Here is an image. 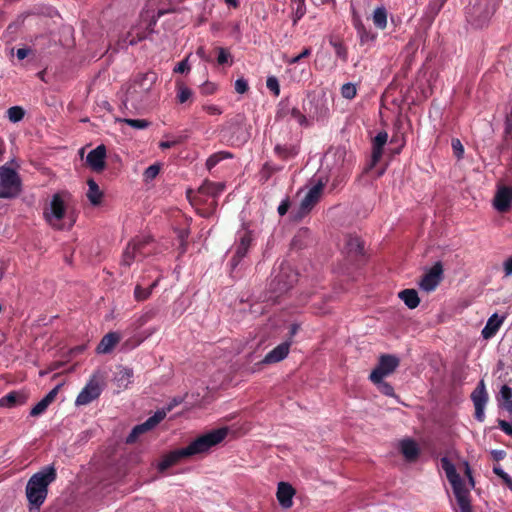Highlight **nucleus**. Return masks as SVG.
Segmentation results:
<instances>
[{"mask_svg":"<svg viewBox=\"0 0 512 512\" xmlns=\"http://www.w3.org/2000/svg\"><path fill=\"white\" fill-rule=\"evenodd\" d=\"M330 45L334 48L335 54L338 58H340L343 62H347L348 60V50L345 44L339 39H330Z\"/></svg>","mask_w":512,"mask_h":512,"instance_id":"39","label":"nucleus"},{"mask_svg":"<svg viewBox=\"0 0 512 512\" xmlns=\"http://www.w3.org/2000/svg\"><path fill=\"white\" fill-rule=\"evenodd\" d=\"M61 388V385L54 387L42 400H40L30 411V416L37 417L43 414L48 406L54 402Z\"/></svg>","mask_w":512,"mask_h":512,"instance_id":"22","label":"nucleus"},{"mask_svg":"<svg viewBox=\"0 0 512 512\" xmlns=\"http://www.w3.org/2000/svg\"><path fill=\"white\" fill-rule=\"evenodd\" d=\"M500 2L501 0H479L475 8L483 12L484 19H488L495 13Z\"/></svg>","mask_w":512,"mask_h":512,"instance_id":"29","label":"nucleus"},{"mask_svg":"<svg viewBox=\"0 0 512 512\" xmlns=\"http://www.w3.org/2000/svg\"><path fill=\"white\" fill-rule=\"evenodd\" d=\"M157 315V309L150 308L144 311L134 322L135 329H139L146 323L154 319Z\"/></svg>","mask_w":512,"mask_h":512,"instance_id":"41","label":"nucleus"},{"mask_svg":"<svg viewBox=\"0 0 512 512\" xmlns=\"http://www.w3.org/2000/svg\"><path fill=\"white\" fill-rule=\"evenodd\" d=\"M373 24L376 28L384 30L387 27V10L385 7H377L372 15Z\"/></svg>","mask_w":512,"mask_h":512,"instance_id":"35","label":"nucleus"},{"mask_svg":"<svg viewBox=\"0 0 512 512\" xmlns=\"http://www.w3.org/2000/svg\"><path fill=\"white\" fill-rule=\"evenodd\" d=\"M357 94V89L354 84L346 83L341 87V95L345 99H353Z\"/></svg>","mask_w":512,"mask_h":512,"instance_id":"47","label":"nucleus"},{"mask_svg":"<svg viewBox=\"0 0 512 512\" xmlns=\"http://www.w3.org/2000/svg\"><path fill=\"white\" fill-rule=\"evenodd\" d=\"M267 88L274 94V96L280 95V85L279 81L275 76H270L266 80Z\"/></svg>","mask_w":512,"mask_h":512,"instance_id":"51","label":"nucleus"},{"mask_svg":"<svg viewBox=\"0 0 512 512\" xmlns=\"http://www.w3.org/2000/svg\"><path fill=\"white\" fill-rule=\"evenodd\" d=\"M148 35L149 33L145 29L140 31L137 30L136 27H132L131 30L127 32L123 42L129 45H136L138 42L145 40Z\"/></svg>","mask_w":512,"mask_h":512,"instance_id":"34","label":"nucleus"},{"mask_svg":"<svg viewBox=\"0 0 512 512\" xmlns=\"http://www.w3.org/2000/svg\"><path fill=\"white\" fill-rule=\"evenodd\" d=\"M372 383L375 384L378 390L385 396L393 397L395 395L393 386L390 383L385 382L383 379L380 380V382Z\"/></svg>","mask_w":512,"mask_h":512,"instance_id":"45","label":"nucleus"},{"mask_svg":"<svg viewBox=\"0 0 512 512\" xmlns=\"http://www.w3.org/2000/svg\"><path fill=\"white\" fill-rule=\"evenodd\" d=\"M323 188L324 184L322 182H318L309 189L305 197L301 200L299 211L297 213L298 217H303L308 214L311 209L318 203Z\"/></svg>","mask_w":512,"mask_h":512,"instance_id":"13","label":"nucleus"},{"mask_svg":"<svg viewBox=\"0 0 512 512\" xmlns=\"http://www.w3.org/2000/svg\"><path fill=\"white\" fill-rule=\"evenodd\" d=\"M398 296L409 309H415L420 303V298L415 289H404L399 292Z\"/></svg>","mask_w":512,"mask_h":512,"instance_id":"30","label":"nucleus"},{"mask_svg":"<svg viewBox=\"0 0 512 512\" xmlns=\"http://www.w3.org/2000/svg\"><path fill=\"white\" fill-rule=\"evenodd\" d=\"M290 207V202L288 199L283 200L280 205L278 206V213L280 216L285 215Z\"/></svg>","mask_w":512,"mask_h":512,"instance_id":"62","label":"nucleus"},{"mask_svg":"<svg viewBox=\"0 0 512 512\" xmlns=\"http://www.w3.org/2000/svg\"><path fill=\"white\" fill-rule=\"evenodd\" d=\"M493 472L500 477L507 485L512 486V478L506 473L501 466L497 465L493 467Z\"/></svg>","mask_w":512,"mask_h":512,"instance_id":"53","label":"nucleus"},{"mask_svg":"<svg viewBox=\"0 0 512 512\" xmlns=\"http://www.w3.org/2000/svg\"><path fill=\"white\" fill-rule=\"evenodd\" d=\"M298 152L297 146L292 144H277L274 147L275 155L283 161L296 157Z\"/></svg>","mask_w":512,"mask_h":512,"instance_id":"27","label":"nucleus"},{"mask_svg":"<svg viewBox=\"0 0 512 512\" xmlns=\"http://www.w3.org/2000/svg\"><path fill=\"white\" fill-rule=\"evenodd\" d=\"M88 184V192L87 198L91 202L92 205L97 206L101 203L103 193L100 190L98 184L93 180L89 179L87 181Z\"/></svg>","mask_w":512,"mask_h":512,"instance_id":"33","label":"nucleus"},{"mask_svg":"<svg viewBox=\"0 0 512 512\" xmlns=\"http://www.w3.org/2000/svg\"><path fill=\"white\" fill-rule=\"evenodd\" d=\"M176 90V99L178 103L183 104L186 101H188L192 96V90L188 88L182 81H176Z\"/></svg>","mask_w":512,"mask_h":512,"instance_id":"38","label":"nucleus"},{"mask_svg":"<svg viewBox=\"0 0 512 512\" xmlns=\"http://www.w3.org/2000/svg\"><path fill=\"white\" fill-rule=\"evenodd\" d=\"M360 45H371L375 42L377 34L368 29L360 20L354 22Z\"/></svg>","mask_w":512,"mask_h":512,"instance_id":"24","label":"nucleus"},{"mask_svg":"<svg viewBox=\"0 0 512 512\" xmlns=\"http://www.w3.org/2000/svg\"><path fill=\"white\" fill-rule=\"evenodd\" d=\"M22 190V181L17 171L10 166L0 167V199H15Z\"/></svg>","mask_w":512,"mask_h":512,"instance_id":"7","label":"nucleus"},{"mask_svg":"<svg viewBox=\"0 0 512 512\" xmlns=\"http://www.w3.org/2000/svg\"><path fill=\"white\" fill-rule=\"evenodd\" d=\"M298 275L289 266L281 267L279 272L274 275L270 284V299L273 302H278V298L287 293L297 282Z\"/></svg>","mask_w":512,"mask_h":512,"instance_id":"6","label":"nucleus"},{"mask_svg":"<svg viewBox=\"0 0 512 512\" xmlns=\"http://www.w3.org/2000/svg\"><path fill=\"white\" fill-rule=\"evenodd\" d=\"M233 155L228 151H219L212 155H210L206 161V167L210 171L212 170L219 162L224 159L232 158Z\"/></svg>","mask_w":512,"mask_h":512,"instance_id":"37","label":"nucleus"},{"mask_svg":"<svg viewBox=\"0 0 512 512\" xmlns=\"http://www.w3.org/2000/svg\"><path fill=\"white\" fill-rule=\"evenodd\" d=\"M345 265L358 267L365 260L364 243L358 236L347 235L343 246ZM349 270V267H346Z\"/></svg>","mask_w":512,"mask_h":512,"instance_id":"8","label":"nucleus"},{"mask_svg":"<svg viewBox=\"0 0 512 512\" xmlns=\"http://www.w3.org/2000/svg\"><path fill=\"white\" fill-rule=\"evenodd\" d=\"M133 370L128 367H119L115 373V382L118 388L126 389L132 382Z\"/></svg>","mask_w":512,"mask_h":512,"instance_id":"28","label":"nucleus"},{"mask_svg":"<svg viewBox=\"0 0 512 512\" xmlns=\"http://www.w3.org/2000/svg\"><path fill=\"white\" fill-rule=\"evenodd\" d=\"M141 259L137 253V246L134 241H130L123 252L122 263L126 266H130L134 260Z\"/></svg>","mask_w":512,"mask_h":512,"instance_id":"36","label":"nucleus"},{"mask_svg":"<svg viewBox=\"0 0 512 512\" xmlns=\"http://www.w3.org/2000/svg\"><path fill=\"white\" fill-rule=\"evenodd\" d=\"M165 418V412H155L154 415L150 416L145 422L136 425L130 434L126 438L128 444H132L137 441L139 436L146 433L156 427Z\"/></svg>","mask_w":512,"mask_h":512,"instance_id":"12","label":"nucleus"},{"mask_svg":"<svg viewBox=\"0 0 512 512\" xmlns=\"http://www.w3.org/2000/svg\"><path fill=\"white\" fill-rule=\"evenodd\" d=\"M151 295V289L143 288L141 285H136L134 289V298L136 301H144Z\"/></svg>","mask_w":512,"mask_h":512,"instance_id":"48","label":"nucleus"},{"mask_svg":"<svg viewBox=\"0 0 512 512\" xmlns=\"http://www.w3.org/2000/svg\"><path fill=\"white\" fill-rule=\"evenodd\" d=\"M7 115H8V119L11 122L16 123V122L21 121L24 118L25 111L20 106H13L8 109Z\"/></svg>","mask_w":512,"mask_h":512,"instance_id":"44","label":"nucleus"},{"mask_svg":"<svg viewBox=\"0 0 512 512\" xmlns=\"http://www.w3.org/2000/svg\"><path fill=\"white\" fill-rule=\"evenodd\" d=\"M290 116L291 118H293L294 120H296L299 125L301 126H309V122L306 118V116L296 107L292 108L290 110Z\"/></svg>","mask_w":512,"mask_h":512,"instance_id":"49","label":"nucleus"},{"mask_svg":"<svg viewBox=\"0 0 512 512\" xmlns=\"http://www.w3.org/2000/svg\"><path fill=\"white\" fill-rule=\"evenodd\" d=\"M102 392L101 378L97 374H93L85 387L78 394L75 405L83 406L97 399Z\"/></svg>","mask_w":512,"mask_h":512,"instance_id":"10","label":"nucleus"},{"mask_svg":"<svg viewBox=\"0 0 512 512\" xmlns=\"http://www.w3.org/2000/svg\"><path fill=\"white\" fill-rule=\"evenodd\" d=\"M224 190V184L215 183L209 180H205L199 187L198 192L204 195H210L213 197L218 196Z\"/></svg>","mask_w":512,"mask_h":512,"instance_id":"32","label":"nucleus"},{"mask_svg":"<svg viewBox=\"0 0 512 512\" xmlns=\"http://www.w3.org/2000/svg\"><path fill=\"white\" fill-rule=\"evenodd\" d=\"M160 172V165L159 164H153L147 167L144 171V179L146 181L155 179Z\"/></svg>","mask_w":512,"mask_h":512,"instance_id":"50","label":"nucleus"},{"mask_svg":"<svg viewBox=\"0 0 512 512\" xmlns=\"http://www.w3.org/2000/svg\"><path fill=\"white\" fill-rule=\"evenodd\" d=\"M72 194L66 190L59 191L52 196L49 210L44 211V218L47 223L56 230H63L61 221L66 215V210L72 202Z\"/></svg>","mask_w":512,"mask_h":512,"instance_id":"5","label":"nucleus"},{"mask_svg":"<svg viewBox=\"0 0 512 512\" xmlns=\"http://www.w3.org/2000/svg\"><path fill=\"white\" fill-rule=\"evenodd\" d=\"M123 122L126 123L127 125H129L130 127L134 128V129H138V130L146 129L150 125V122L147 121L146 119H128V118H126L123 120Z\"/></svg>","mask_w":512,"mask_h":512,"instance_id":"46","label":"nucleus"},{"mask_svg":"<svg viewBox=\"0 0 512 512\" xmlns=\"http://www.w3.org/2000/svg\"><path fill=\"white\" fill-rule=\"evenodd\" d=\"M503 322V317H499L498 314H493L487 321L485 327L482 330V336L484 339L492 338L499 330Z\"/></svg>","mask_w":512,"mask_h":512,"instance_id":"26","label":"nucleus"},{"mask_svg":"<svg viewBox=\"0 0 512 512\" xmlns=\"http://www.w3.org/2000/svg\"><path fill=\"white\" fill-rule=\"evenodd\" d=\"M501 398L505 401V408L508 412L512 413V388L508 385H503L500 390Z\"/></svg>","mask_w":512,"mask_h":512,"instance_id":"43","label":"nucleus"},{"mask_svg":"<svg viewBox=\"0 0 512 512\" xmlns=\"http://www.w3.org/2000/svg\"><path fill=\"white\" fill-rule=\"evenodd\" d=\"M296 491L291 484L287 482H280L277 487V500L282 508L288 509L293 505V496Z\"/></svg>","mask_w":512,"mask_h":512,"instance_id":"18","label":"nucleus"},{"mask_svg":"<svg viewBox=\"0 0 512 512\" xmlns=\"http://www.w3.org/2000/svg\"><path fill=\"white\" fill-rule=\"evenodd\" d=\"M215 50L218 53V56H217L218 64L219 65L227 64L229 62V60L231 59L230 52L226 48H223V47H217Z\"/></svg>","mask_w":512,"mask_h":512,"instance_id":"52","label":"nucleus"},{"mask_svg":"<svg viewBox=\"0 0 512 512\" xmlns=\"http://www.w3.org/2000/svg\"><path fill=\"white\" fill-rule=\"evenodd\" d=\"M401 453L409 462L417 460L420 454V449L417 443L412 439H405L400 444Z\"/></svg>","mask_w":512,"mask_h":512,"instance_id":"25","label":"nucleus"},{"mask_svg":"<svg viewBox=\"0 0 512 512\" xmlns=\"http://www.w3.org/2000/svg\"><path fill=\"white\" fill-rule=\"evenodd\" d=\"M203 110L210 115H220L222 113L221 109L216 105H204Z\"/></svg>","mask_w":512,"mask_h":512,"instance_id":"61","label":"nucleus"},{"mask_svg":"<svg viewBox=\"0 0 512 512\" xmlns=\"http://www.w3.org/2000/svg\"><path fill=\"white\" fill-rule=\"evenodd\" d=\"M498 427L507 435L512 436V423L498 419Z\"/></svg>","mask_w":512,"mask_h":512,"instance_id":"57","label":"nucleus"},{"mask_svg":"<svg viewBox=\"0 0 512 512\" xmlns=\"http://www.w3.org/2000/svg\"><path fill=\"white\" fill-rule=\"evenodd\" d=\"M292 10H293V24L296 25L298 21L305 15L306 13V5L305 0H292Z\"/></svg>","mask_w":512,"mask_h":512,"instance_id":"40","label":"nucleus"},{"mask_svg":"<svg viewBox=\"0 0 512 512\" xmlns=\"http://www.w3.org/2000/svg\"><path fill=\"white\" fill-rule=\"evenodd\" d=\"M388 140L386 131H380L373 139L372 154H371V167L375 166L383 155V148Z\"/></svg>","mask_w":512,"mask_h":512,"instance_id":"19","label":"nucleus"},{"mask_svg":"<svg viewBox=\"0 0 512 512\" xmlns=\"http://www.w3.org/2000/svg\"><path fill=\"white\" fill-rule=\"evenodd\" d=\"M106 147L101 144L91 150L86 158L87 164L95 172H101L105 168Z\"/></svg>","mask_w":512,"mask_h":512,"instance_id":"17","label":"nucleus"},{"mask_svg":"<svg viewBox=\"0 0 512 512\" xmlns=\"http://www.w3.org/2000/svg\"><path fill=\"white\" fill-rule=\"evenodd\" d=\"M174 12L173 9L171 10H165V9H159L156 15H152L149 19H147V24L145 27V30L150 34L154 32V27L158 21L159 18L164 16L167 13Z\"/></svg>","mask_w":512,"mask_h":512,"instance_id":"42","label":"nucleus"},{"mask_svg":"<svg viewBox=\"0 0 512 512\" xmlns=\"http://www.w3.org/2000/svg\"><path fill=\"white\" fill-rule=\"evenodd\" d=\"M228 432L229 429L227 427H221L200 435L188 446L173 450L166 454L158 463V470L160 472H164L171 466L177 464L183 458L209 451L210 448L221 443L227 437Z\"/></svg>","mask_w":512,"mask_h":512,"instance_id":"1","label":"nucleus"},{"mask_svg":"<svg viewBox=\"0 0 512 512\" xmlns=\"http://www.w3.org/2000/svg\"><path fill=\"white\" fill-rule=\"evenodd\" d=\"M216 89L217 86L214 83L206 82L201 86L200 91L203 95H211L215 93Z\"/></svg>","mask_w":512,"mask_h":512,"instance_id":"56","label":"nucleus"},{"mask_svg":"<svg viewBox=\"0 0 512 512\" xmlns=\"http://www.w3.org/2000/svg\"><path fill=\"white\" fill-rule=\"evenodd\" d=\"M28 394L25 391H11L0 398V407L13 408L25 404Z\"/></svg>","mask_w":512,"mask_h":512,"instance_id":"20","label":"nucleus"},{"mask_svg":"<svg viewBox=\"0 0 512 512\" xmlns=\"http://www.w3.org/2000/svg\"><path fill=\"white\" fill-rule=\"evenodd\" d=\"M182 402L181 398H174L166 407L157 412H165V416L168 412H170L174 407L178 406Z\"/></svg>","mask_w":512,"mask_h":512,"instance_id":"60","label":"nucleus"},{"mask_svg":"<svg viewBox=\"0 0 512 512\" xmlns=\"http://www.w3.org/2000/svg\"><path fill=\"white\" fill-rule=\"evenodd\" d=\"M234 87H235V91L239 94H244L249 89L248 82L244 78L237 79L235 81Z\"/></svg>","mask_w":512,"mask_h":512,"instance_id":"54","label":"nucleus"},{"mask_svg":"<svg viewBox=\"0 0 512 512\" xmlns=\"http://www.w3.org/2000/svg\"><path fill=\"white\" fill-rule=\"evenodd\" d=\"M56 470L53 466H47L35 473L26 485V497L29 504L39 508L48 495V486L56 479Z\"/></svg>","mask_w":512,"mask_h":512,"instance_id":"2","label":"nucleus"},{"mask_svg":"<svg viewBox=\"0 0 512 512\" xmlns=\"http://www.w3.org/2000/svg\"><path fill=\"white\" fill-rule=\"evenodd\" d=\"M400 364L397 356L391 354H382L379 357L378 364L369 375L371 382H380L386 376L392 374Z\"/></svg>","mask_w":512,"mask_h":512,"instance_id":"9","label":"nucleus"},{"mask_svg":"<svg viewBox=\"0 0 512 512\" xmlns=\"http://www.w3.org/2000/svg\"><path fill=\"white\" fill-rule=\"evenodd\" d=\"M189 70H190V67H189L187 59L180 61L174 68L175 73H184Z\"/></svg>","mask_w":512,"mask_h":512,"instance_id":"59","label":"nucleus"},{"mask_svg":"<svg viewBox=\"0 0 512 512\" xmlns=\"http://www.w3.org/2000/svg\"><path fill=\"white\" fill-rule=\"evenodd\" d=\"M157 81V74L146 72L137 74L128 85L125 93L124 103L130 104L134 109H138L148 99L154 84Z\"/></svg>","mask_w":512,"mask_h":512,"instance_id":"3","label":"nucleus"},{"mask_svg":"<svg viewBox=\"0 0 512 512\" xmlns=\"http://www.w3.org/2000/svg\"><path fill=\"white\" fill-rule=\"evenodd\" d=\"M506 276L512 275V255L503 264Z\"/></svg>","mask_w":512,"mask_h":512,"instance_id":"63","label":"nucleus"},{"mask_svg":"<svg viewBox=\"0 0 512 512\" xmlns=\"http://www.w3.org/2000/svg\"><path fill=\"white\" fill-rule=\"evenodd\" d=\"M311 53H312V49H311L310 47H306V48H304V49H303V51H302L299 55H297V56H295V57H292V58L288 61V63H289V64H296V63H298L300 60H302V59H304V58L309 57V56L311 55Z\"/></svg>","mask_w":512,"mask_h":512,"instance_id":"55","label":"nucleus"},{"mask_svg":"<svg viewBox=\"0 0 512 512\" xmlns=\"http://www.w3.org/2000/svg\"><path fill=\"white\" fill-rule=\"evenodd\" d=\"M471 400L475 407V419L479 422H483L485 420V406L488 401V394L483 380L478 383L477 387L471 393Z\"/></svg>","mask_w":512,"mask_h":512,"instance_id":"11","label":"nucleus"},{"mask_svg":"<svg viewBox=\"0 0 512 512\" xmlns=\"http://www.w3.org/2000/svg\"><path fill=\"white\" fill-rule=\"evenodd\" d=\"M252 243V236L249 231H245L239 237V241L235 245V252L233 257L230 260V265L232 270H234L241 260L246 256L250 246Z\"/></svg>","mask_w":512,"mask_h":512,"instance_id":"15","label":"nucleus"},{"mask_svg":"<svg viewBox=\"0 0 512 512\" xmlns=\"http://www.w3.org/2000/svg\"><path fill=\"white\" fill-rule=\"evenodd\" d=\"M441 467L445 471L446 477L452 486L460 512H473L469 490L465 487V483L457 473L454 464L447 457H442Z\"/></svg>","mask_w":512,"mask_h":512,"instance_id":"4","label":"nucleus"},{"mask_svg":"<svg viewBox=\"0 0 512 512\" xmlns=\"http://www.w3.org/2000/svg\"><path fill=\"white\" fill-rule=\"evenodd\" d=\"M512 203V188L503 186L499 188L494 196L493 205L494 208L500 212H508L511 208Z\"/></svg>","mask_w":512,"mask_h":512,"instance_id":"16","label":"nucleus"},{"mask_svg":"<svg viewBox=\"0 0 512 512\" xmlns=\"http://www.w3.org/2000/svg\"><path fill=\"white\" fill-rule=\"evenodd\" d=\"M443 266L441 262H436L431 269L425 273L419 283L422 290L431 292L436 289L442 279Z\"/></svg>","mask_w":512,"mask_h":512,"instance_id":"14","label":"nucleus"},{"mask_svg":"<svg viewBox=\"0 0 512 512\" xmlns=\"http://www.w3.org/2000/svg\"><path fill=\"white\" fill-rule=\"evenodd\" d=\"M120 340L121 337L117 332H109L103 336L97 345L96 352L98 354H108L114 349Z\"/></svg>","mask_w":512,"mask_h":512,"instance_id":"23","label":"nucleus"},{"mask_svg":"<svg viewBox=\"0 0 512 512\" xmlns=\"http://www.w3.org/2000/svg\"><path fill=\"white\" fill-rule=\"evenodd\" d=\"M289 349L290 343L283 342L268 352L262 362L265 364L278 363L287 357Z\"/></svg>","mask_w":512,"mask_h":512,"instance_id":"21","label":"nucleus"},{"mask_svg":"<svg viewBox=\"0 0 512 512\" xmlns=\"http://www.w3.org/2000/svg\"><path fill=\"white\" fill-rule=\"evenodd\" d=\"M135 246H137V253L141 259L149 256L152 253V249L149 246L152 243L150 236L136 237L133 239Z\"/></svg>","mask_w":512,"mask_h":512,"instance_id":"31","label":"nucleus"},{"mask_svg":"<svg viewBox=\"0 0 512 512\" xmlns=\"http://www.w3.org/2000/svg\"><path fill=\"white\" fill-rule=\"evenodd\" d=\"M28 55V50L27 49H24V48H20L17 50L16 52V56L19 60H23L24 58H26Z\"/></svg>","mask_w":512,"mask_h":512,"instance_id":"64","label":"nucleus"},{"mask_svg":"<svg viewBox=\"0 0 512 512\" xmlns=\"http://www.w3.org/2000/svg\"><path fill=\"white\" fill-rule=\"evenodd\" d=\"M452 148L454 150L455 155L460 158L464 152V148L459 139L452 140Z\"/></svg>","mask_w":512,"mask_h":512,"instance_id":"58","label":"nucleus"}]
</instances>
